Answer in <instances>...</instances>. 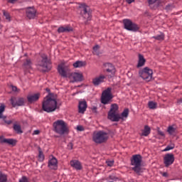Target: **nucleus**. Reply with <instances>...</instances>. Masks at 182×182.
I'll return each instance as SVG.
<instances>
[{"label": "nucleus", "instance_id": "12", "mask_svg": "<svg viewBox=\"0 0 182 182\" xmlns=\"http://www.w3.org/2000/svg\"><path fill=\"white\" fill-rule=\"evenodd\" d=\"M58 71L60 76L63 77H69V75H68V72H69V68L68 66L65 65L64 63H61L58 65Z\"/></svg>", "mask_w": 182, "mask_h": 182}, {"label": "nucleus", "instance_id": "45", "mask_svg": "<svg viewBox=\"0 0 182 182\" xmlns=\"http://www.w3.org/2000/svg\"><path fill=\"white\" fill-rule=\"evenodd\" d=\"M68 147L69 150H72V149H73V144L72 142L69 143Z\"/></svg>", "mask_w": 182, "mask_h": 182}, {"label": "nucleus", "instance_id": "5", "mask_svg": "<svg viewBox=\"0 0 182 182\" xmlns=\"http://www.w3.org/2000/svg\"><path fill=\"white\" fill-rule=\"evenodd\" d=\"M107 139H109V134H107V132H105V131L94 132L92 135V140L97 144H102V143L107 141Z\"/></svg>", "mask_w": 182, "mask_h": 182}, {"label": "nucleus", "instance_id": "26", "mask_svg": "<svg viewBox=\"0 0 182 182\" xmlns=\"http://www.w3.org/2000/svg\"><path fill=\"white\" fill-rule=\"evenodd\" d=\"M73 66L75 68H83V66H86V62L77 60L73 63Z\"/></svg>", "mask_w": 182, "mask_h": 182}, {"label": "nucleus", "instance_id": "21", "mask_svg": "<svg viewBox=\"0 0 182 182\" xmlns=\"http://www.w3.org/2000/svg\"><path fill=\"white\" fill-rule=\"evenodd\" d=\"M70 164L71 167H73V168H75V170H82V164L77 160L70 161Z\"/></svg>", "mask_w": 182, "mask_h": 182}, {"label": "nucleus", "instance_id": "42", "mask_svg": "<svg viewBox=\"0 0 182 182\" xmlns=\"http://www.w3.org/2000/svg\"><path fill=\"white\" fill-rule=\"evenodd\" d=\"M77 130H78V132H83V130H85V128L82 125H79L77 127Z\"/></svg>", "mask_w": 182, "mask_h": 182}, {"label": "nucleus", "instance_id": "44", "mask_svg": "<svg viewBox=\"0 0 182 182\" xmlns=\"http://www.w3.org/2000/svg\"><path fill=\"white\" fill-rule=\"evenodd\" d=\"M12 90L13 92H20V90L18 89V87H15V86H12Z\"/></svg>", "mask_w": 182, "mask_h": 182}, {"label": "nucleus", "instance_id": "18", "mask_svg": "<svg viewBox=\"0 0 182 182\" xmlns=\"http://www.w3.org/2000/svg\"><path fill=\"white\" fill-rule=\"evenodd\" d=\"M105 79H106V76L101 75L92 80V84L94 86H99V85L105 82Z\"/></svg>", "mask_w": 182, "mask_h": 182}, {"label": "nucleus", "instance_id": "24", "mask_svg": "<svg viewBox=\"0 0 182 182\" xmlns=\"http://www.w3.org/2000/svg\"><path fill=\"white\" fill-rule=\"evenodd\" d=\"M1 141L2 143H6V144H9L10 146H15V144H16V140L14 139H3Z\"/></svg>", "mask_w": 182, "mask_h": 182}, {"label": "nucleus", "instance_id": "8", "mask_svg": "<svg viewBox=\"0 0 182 182\" xmlns=\"http://www.w3.org/2000/svg\"><path fill=\"white\" fill-rule=\"evenodd\" d=\"M41 58L42 60L38 63L40 68H42L43 72H48V70H50V62H49V60H48V56H46L45 54H43Z\"/></svg>", "mask_w": 182, "mask_h": 182}, {"label": "nucleus", "instance_id": "13", "mask_svg": "<svg viewBox=\"0 0 182 182\" xmlns=\"http://www.w3.org/2000/svg\"><path fill=\"white\" fill-rule=\"evenodd\" d=\"M82 77H83V75L79 73H71L68 74V78L72 83H75V82H82Z\"/></svg>", "mask_w": 182, "mask_h": 182}, {"label": "nucleus", "instance_id": "49", "mask_svg": "<svg viewBox=\"0 0 182 182\" xmlns=\"http://www.w3.org/2000/svg\"><path fill=\"white\" fill-rule=\"evenodd\" d=\"M39 133H40L39 130H35L33 132V134H39Z\"/></svg>", "mask_w": 182, "mask_h": 182}, {"label": "nucleus", "instance_id": "36", "mask_svg": "<svg viewBox=\"0 0 182 182\" xmlns=\"http://www.w3.org/2000/svg\"><path fill=\"white\" fill-rule=\"evenodd\" d=\"M154 39H156V41H163L164 39V34L161 33L158 36H155L153 37Z\"/></svg>", "mask_w": 182, "mask_h": 182}, {"label": "nucleus", "instance_id": "11", "mask_svg": "<svg viewBox=\"0 0 182 182\" xmlns=\"http://www.w3.org/2000/svg\"><path fill=\"white\" fill-rule=\"evenodd\" d=\"M80 8L81 9V14L82 15L83 18L89 21L90 19V9L89 6H86V4H81Z\"/></svg>", "mask_w": 182, "mask_h": 182}, {"label": "nucleus", "instance_id": "47", "mask_svg": "<svg viewBox=\"0 0 182 182\" xmlns=\"http://www.w3.org/2000/svg\"><path fill=\"white\" fill-rule=\"evenodd\" d=\"M4 122L6 123V124H11L12 123V120H5Z\"/></svg>", "mask_w": 182, "mask_h": 182}, {"label": "nucleus", "instance_id": "34", "mask_svg": "<svg viewBox=\"0 0 182 182\" xmlns=\"http://www.w3.org/2000/svg\"><path fill=\"white\" fill-rule=\"evenodd\" d=\"M38 161H43L45 160V156L43 155V152L41 150V148L38 149Z\"/></svg>", "mask_w": 182, "mask_h": 182}, {"label": "nucleus", "instance_id": "48", "mask_svg": "<svg viewBox=\"0 0 182 182\" xmlns=\"http://www.w3.org/2000/svg\"><path fill=\"white\" fill-rule=\"evenodd\" d=\"M163 177H168V173L166 172L162 173Z\"/></svg>", "mask_w": 182, "mask_h": 182}, {"label": "nucleus", "instance_id": "17", "mask_svg": "<svg viewBox=\"0 0 182 182\" xmlns=\"http://www.w3.org/2000/svg\"><path fill=\"white\" fill-rule=\"evenodd\" d=\"M39 97H41V94L36 93L28 95L27 100L29 103H33L35 102H38V100H39Z\"/></svg>", "mask_w": 182, "mask_h": 182}, {"label": "nucleus", "instance_id": "54", "mask_svg": "<svg viewBox=\"0 0 182 182\" xmlns=\"http://www.w3.org/2000/svg\"><path fill=\"white\" fill-rule=\"evenodd\" d=\"M178 102V103H182V99L179 100Z\"/></svg>", "mask_w": 182, "mask_h": 182}, {"label": "nucleus", "instance_id": "2", "mask_svg": "<svg viewBox=\"0 0 182 182\" xmlns=\"http://www.w3.org/2000/svg\"><path fill=\"white\" fill-rule=\"evenodd\" d=\"M53 126L54 127V132L61 136L69 133V127L68 123L62 119H58L53 122Z\"/></svg>", "mask_w": 182, "mask_h": 182}, {"label": "nucleus", "instance_id": "7", "mask_svg": "<svg viewBox=\"0 0 182 182\" xmlns=\"http://www.w3.org/2000/svg\"><path fill=\"white\" fill-rule=\"evenodd\" d=\"M113 99V95H112V88L108 87L107 90H105L102 92L101 97V103L102 105H109L110 100Z\"/></svg>", "mask_w": 182, "mask_h": 182}, {"label": "nucleus", "instance_id": "32", "mask_svg": "<svg viewBox=\"0 0 182 182\" xmlns=\"http://www.w3.org/2000/svg\"><path fill=\"white\" fill-rule=\"evenodd\" d=\"M24 68H26V69H31V66H32V62H31L30 59H27L26 60V62L23 64Z\"/></svg>", "mask_w": 182, "mask_h": 182}, {"label": "nucleus", "instance_id": "28", "mask_svg": "<svg viewBox=\"0 0 182 182\" xmlns=\"http://www.w3.org/2000/svg\"><path fill=\"white\" fill-rule=\"evenodd\" d=\"M13 129L14 130H15L16 133H18V134H21L23 133L22 129L21 128V125L18 124H14Z\"/></svg>", "mask_w": 182, "mask_h": 182}, {"label": "nucleus", "instance_id": "20", "mask_svg": "<svg viewBox=\"0 0 182 182\" xmlns=\"http://www.w3.org/2000/svg\"><path fill=\"white\" fill-rule=\"evenodd\" d=\"M87 109V103L86 101H80L78 105V112L79 113H85Z\"/></svg>", "mask_w": 182, "mask_h": 182}, {"label": "nucleus", "instance_id": "23", "mask_svg": "<svg viewBox=\"0 0 182 182\" xmlns=\"http://www.w3.org/2000/svg\"><path fill=\"white\" fill-rule=\"evenodd\" d=\"M144 63H146V59H144L143 55L139 54L137 68H141V66H144Z\"/></svg>", "mask_w": 182, "mask_h": 182}, {"label": "nucleus", "instance_id": "31", "mask_svg": "<svg viewBox=\"0 0 182 182\" xmlns=\"http://www.w3.org/2000/svg\"><path fill=\"white\" fill-rule=\"evenodd\" d=\"M100 49V46H99V45H96L95 46H94L92 51L93 55H97L98 56V55L100 54V52L99 51Z\"/></svg>", "mask_w": 182, "mask_h": 182}, {"label": "nucleus", "instance_id": "22", "mask_svg": "<svg viewBox=\"0 0 182 182\" xmlns=\"http://www.w3.org/2000/svg\"><path fill=\"white\" fill-rule=\"evenodd\" d=\"M105 68L106 72L108 73H112V75H114V72H116V70H114V66L112 63H107L104 65Z\"/></svg>", "mask_w": 182, "mask_h": 182}, {"label": "nucleus", "instance_id": "27", "mask_svg": "<svg viewBox=\"0 0 182 182\" xmlns=\"http://www.w3.org/2000/svg\"><path fill=\"white\" fill-rule=\"evenodd\" d=\"M129 117V109H125L120 114V120H124Z\"/></svg>", "mask_w": 182, "mask_h": 182}, {"label": "nucleus", "instance_id": "35", "mask_svg": "<svg viewBox=\"0 0 182 182\" xmlns=\"http://www.w3.org/2000/svg\"><path fill=\"white\" fill-rule=\"evenodd\" d=\"M167 132H168V133H169V134L173 135L176 133V128L170 126L168 127Z\"/></svg>", "mask_w": 182, "mask_h": 182}, {"label": "nucleus", "instance_id": "14", "mask_svg": "<svg viewBox=\"0 0 182 182\" xmlns=\"http://www.w3.org/2000/svg\"><path fill=\"white\" fill-rule=\"evenodd\" d=\"M173 163H174V154H166L164 157V164L165 167H169Z\"/></svg>", "mask_w": 182, "mask_h": 182}, {"label": "nucleus", "instance_id": "39", "mask_svg": "<svg viewBox=\"0 0 182 182\" xmlns=\"http://www.w3.org/2000/svg\"><path fill=\"white\" fill-rule=\"evenodd\" d=\"M158 0H148V4H149L150 8H153V5H154V4H156V2Z\"/></svg>", "mask_w": 182, "mask_h": 182}, {"label": "nucleus", "instance_id": "10", "mask_svg": "<svg viewBox=\"0 0 182 182\" xmlns=\"http://www.w3.org/2000/svg\"><path fill=\"white\" fill-rule=\"evenodd\" d=\"M10 102L14 107H16L17 106H25V98L23 97L16 98L15 97H12Z\"/></svg>", "mask_w": 182, "mask_h": 182}, {"label": "nucleus", "instance_id": "1", "mask_svg": "<svg viewBox=\"0 0 182 182\" xmlns=\"http://www.w3.org/2000/svg\"><path fill=\"white\" fill-rule=\"evenodd\" d=\"M42 109L47 113H52L58 109V95L55 94H48L43 100Z\"/></svg>", "mask_w": 182, "mask_h": 182}, {"label": "nucleus", "instance_id": "9", "mask_svg": "<svg viewBox=\"0 0 182 182\" xmlns=\"http://www.w3.org/2000/svg\"><path fill=\"white\" fill-rule=\"evenodd\" d=\"M123 23L124 28L127 29V31H131L132 32H137L139 31V26H137L135 23H133L132 21L129 19H124Z\"/></svg>", "mask_w": 182, "mask_h": 182}, {"label": "nucleus", "instance_id": "16", "mask_svg": "<svg viewBox=\"0 0 182 182\" xmlns=\"http://www.w3.org/2000/svg\"><path fill=\"white\" fill-rule=\"evenodd\" d=\"M48 167L51 170H58V159L53 156L48 161Z\"/></svg>", "mask_w": 182, "mask_h": 182}, {"label": "nucleus", "instance_id": "33", "mask_svg": "<svg viewBox=\"0 0 182 182\" xmlns=\"http://www.w3.org/2000/svg\"><path fill=\"white\" fill-rule=\"evenodd\" d=\"M3 15L7 22H11V14L6 11H3Z\"/></svg>", "mask_w": 182, "mask_h": 182}, {"label": "nucleus", "instance_id": "50", "mask_svg": "<svg viewBox=\"0 0 182 182\" xmlns=\"http://www.w3.org/2000/svg\"><path fill=\"white\" fill-rule=\"evenodd\" d=\"M159 134L160 135V136H164V132H161V131H159Z\"/></svg>", "mask_w": 182, "mask_h": 182}, {"label": "nucleus", "instance_id": "43", "mask_svg": "<svg viewBox=\"0 0 182 182\" xmlns=\"http://www.w3.org/2000/svg\"><path fill=\"white\" fill-rule=\"evenodd\" d=\"M166 11H171V9H173V5H167L166 7Z\"/></svg>", "mask_w": 182, "mask_h": 182}, {"label": "nucleus", "instance_id": "19", "mask_svg": "<svg viewBox=\"0 0 182 182\" xmlns=\"http://www.w3.org/2000/svg\"><path fill=\"white\" fill-rule=\"evenodd\" d=\"M73 28H72V26L69 25L60 26L58 29V33H65L73 32Z\"/></svg>", "mask_w": 182, "mask_h": 182}, {"label": "nucleus", "instance_id": "6", "mask_svg": "<svg viewBox=\"0 0 182 182\" xmlns=\"http://www.w3.org/2000/svg\"><path fill=\"white\" fill-rule=\"evenodd\" d=\"M139 75L146 82H150L153 78V70L149 68H144L142 70H139Z\"/></svg>", "mask_w": 182, "mask_h": 182}, {"label": "nucleus", "instance_id": "25", "mask_svg": "<svg viewBox=\"0 0 182 182\" xmlns=\"http://www.w3.org/2000/svg\"><path fill=\"white\" fill-rule=\"evenodd\" d=\"M150 132H151V129L149 128V126L146 125L144 127V129L142 130L141 136H144L145 137H147V136L150 134Z\"/></svg>", "mask_w": 182, "mask_h": 182}, {"label": "nucleus", "instance_id": "15", "mask_svg": "<svg viewBox=\"0 0 182 182\" xmlns=\"http://www.w3.org/2000/svg\"><path fill=\"white\" fill-rule=\"evenodd\" d=\"M26 15L28 19L36 18V9L33 7H28L26 10Z\"/></svg>", "mask_w": 182, "mask_h": 182}, {"label": "nucleus", "instance_id": "53", "mask_svg": "<svg viewBox=\"0 0 182 182\" xmlns=\"http://www.w3.org/2000/svg\"><path fill=\"white\" fill-rule=\"evenodd\" d=\"M46 92H48L49 93V92H50V90H49V88H46Z\"/></svg>", "mask_w": 182, "mask_h": 182}, {"label": "nucleus", "instance_id": "37", "mask_svg": "<svg viewBox=\"0 0 182 182\" xmlns=\"http://www.w3.org/2000/svg\"><path fill=\"white\" fill-rule=\"evenodd\" d=\"M175 146L174 144H172L171 145H168L166 149L163 150V151H170V150H173L174 149Z\"/></svg>", "mask_w": 182, "mask_h": 182}, {"label": "nucleus", "instance_id": "3", "mask_svg": "<svg viewBox=\"0 0 182 182\" xmlns=\"http://www.w3.org/2000/svg\"><path fill=\"white\" fill-rule=\"evenodd\" d=\"M143 158L140 154L133 155L131 158V166L133 167L132 170L134 171L136 174H140V173H143V168H141V161Z\"/></svg>", "mask_w": 182, "mask_h": 182}, {"label": "nucleus", "instance_id": "41", "mask_svg": "<svg viewBox=\"0 0 182 182\" xmlns=\"http://www.w3.org/2000/svg\"><path fill=\"white\" fill-rule=\"evenodd\" d=\"M19 182H29V181H28L26 176H23L21 179L19 180Z\"/></svg>", "mask_w": 182, "mask_h": 182}, {"label": "nucleus", "instance_id": "29", "mask_svg": "<svg viewBox=\"0 0 182 182\" xmlns=\"http://www.w3.org/2000/svg\"><path fill=\"white\" fill-rule=\"evenodd\" d=\"M148 106H149V109L154 110V109H157V102H154L153 101H149L148 102Z\"/></svg>", "mask_w": 182, "mask_h": 182}, {"label": "nucleus", "instance_id": "30", "mask_svg": "<svg viewBox=\"0 0 182 182\" xmlns=\"http://www.w3.org/2000/svg\"><path fill=\"white\" fill-rule=\"evenodd\" d=\"M5 112V105H1L0 106V119H4V120H5V119H6V117L4 116V112Z\"/></svg>", "mask_w": 182, "mask_h": 182}, {"label": "nucleus", "instance_id": "38", "mask_svg": "<svg viewBox=\"0 0 182 182\" xmlns=\"http://www.w3.org/2000/svg\"><path fill=\"white\" fill-rule=\"evenodd\" d=\"M7 178L6 175L3 174L0 172V182H6Z\"/></svg>", "mask_w": 182, "mask_h": 182}, {"label": "nucleus", "instance_id": "52", "mask_svg": "<svg viewBox=\"0 0 182 182\" xmlns=\"http://www.w3.org/2000/svg\"><path fill=\"white\" fill-rule=\"evenodd\" d=\"M96 110H97V108H96V107H93V108H92V111H93V112H96Z\"/></svg>", "mask_w": 182, "mask_h": 182}, {"label": "nucleus", "instance_id": "4", "mask_svg": "<svg viewBox=\"0 0 182 182\" xmlns=\"http://www.w3.org/2000/svg\"><path fill=\"white\" fill-rule=\"evenodd\" d=\"M107 117L111 122L120 121V113H119V105H117V104L111 105Z\"/></svg>", "mask_w": 182, "mask_h": 182}, {"label": "nucleus", "instance_id": "46", "mask_svg": "<svg viewBox=\"0 0 182 182\" xmlns=\"http://www.w3.org/2000/svg\"><path fill=\"white\" fill-rule=\"evenodd\" d=\"M16 1H18V0H8V2L9 4H15V2H16Z\"/></svg>", "mask_w": 182, "mask_h": 182}, {"label": "nucleus", "instance_id": "40", "mask_svg": "<svg viewBox=\"0 0 182 182\" xmlns=\"http://www.w3.org/2000/svg\"><path fill=\"white\" fill-rule=\"evenodd\" d=\"M106 164L109 167H112V166L114 164V161L107 160V161H106Z\"/></svg>", "mask_w": 182, "mask_h": 182}, {"label": "nucleus", "instance_id": "51", "mask_svg": "<svg viewBox=\"0 0 182 182\" xmlns=\"http://www.w3.org/2000/svg\"><path fill=\"white\" fill-rule=\"evenodd\" d=\"M134 0H127V4H132Z\"/></svg>", "mask_w": 182, "mask_h": 182}]
</instances>
